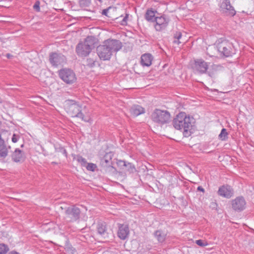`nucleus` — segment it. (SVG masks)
<instances>
[{
    "label": "nucleus",
    "instance_id": "1",
    "mask_svg": "<svg viewBox=\"0 0 254 254\" xmlns=\"http://www.w3.org/2000/svg\"><path fill=\"white\" fill-rule=\"evenodd\" d=\"M195 123L192 117L188 116L184 112H181L173 119L172 124L175 129L182 130L184 136L188 137L193 133Z\"/></svg>",
    "mask_w": 254,
    "mask_h": 254
},
{
    "label": "nucleus",
    "instance_id": "2",
    "mask_svg": "<svg viewBox=\"0 0 254 254\" xmlns=\"http://www.w3.org/2000/svg\"><path fill=\"white\" fill-rule=\"evenodd\" d=\"M122 47V43L117 40L108 39L103 44L97 48V53L101 60H109L114 52L120 50Z\"/></svg>",
    "mask_w": 254,
    "mask_h": 254
},
{
    "label": "nucleus",
    "instance_id": "3",
    "mask_svg": "<svg viewBox=\"0 0 254 254\" xmlns=\"http://www.w3.org/2000/svg\"><path fill=\"white\" fill-rule=\"evenodd\" d=\"M65 110L71 117L79 118L85 122H89L90 121L89 117L85 116L82 113L81 107L74 101H68L66 104Z\"/></svg>",
    "mask_w": 254,
    "mask_h": 254
},
{
    "label": "nucleus",
    "instance_id": "4",
    "mask_svg": "<svg viewBox=\"0 0 254 254\" xmlns=\"http://www.w3.org/2000/svg\"><path fill=\"white\" fill-rule=\"evenodd\" d=\"M95 40L93 37L88 36L84 41L79 42L76 47L77 54L80 57L88 56L94 47Z\"/></svg>",
    "mask_w": 254,
    "mask_h": 254
},
{
    "label": "nucleus",
    "instance_id": "5",
    "mask_svg": "<svg viewBox=\"0 0 254 254\" xmlns=\"http://www.w3.org/2000/svg\"><path fill=\"white\" fill-rule=\"evenodd\" d=\"M215 45L218 51L226 57H231L236 53L233 44L226 39H218Z\"/></svg>",
    "mask_w": 254,
    "mask_h": 254
},
{
    "label": "nucleus",
    "instance_id": "6",
    "mask_svg": "<svg viewBox=\"0 0 254 254\" xmlns=\"http://www.w3.org/2000/svg\"><path fill=\"white\" fill-rule=\"evenodd\" d=\"M171 118L170 113L167 110L156 109L151 115V120L155 124L162 126L169 122Z\"/></svg>",
    "mask_w": 254,
    "mask_h": 254
},
{
    "label": "nucleus",
    "instance_id": "7",
    "mask_svg": "<svg viewBox=\"0 0 254 254\" xmlns=\"http://www.w3.org/2000/svg\"><path fill=\"white\" fill-rule=\"evenodd\" d=\"M58 74L60 78L66 84H72L76 80L75 73L70 69H61L59 71Z\"/></svg>",
    "mask_w": 254,
    "mask_h": 254
},
{
    "label": "nucleus",
    "instance_id": "8",
    "mask_svg": "<svg viewBox=\"0 0 254 254\" xmlns=\"http://www.w3.org/2000/svg\"><path fill=\"white\" fill-rule=\"evenodd\" d=\"M80 209L75 205L68 207L65 211V218L69 222L76 221L80 218Z\"/></svg>",
    "mask_w": 254,
    "mask_h": 254
},
{
    "label": "nucleus",
    "instance_id": "9",
    "mask_svg": "<svg viewBox=\"0 0 254 254\" xmlns=\"http://www.w3.org/2000/svg\"><path fill=\"white\" fill-rule=\"evenodd\" d=\"M8 136L9 133L7 131H4L0 133V158L4 159L8 153V149L10 148V146H7L6 144L4 139L2 137V135Z\"/></svg>",
    "mask_w": 254,
    "mask_h": 254
},
{
    "label": "nucleus",
    "instance_id": "10",
    "mask_svg": "<svg viewBox=\"0 0 254 254\" xmlns=\"http://www.w3.org/2000/svg\"><path fill=\"white\" fill-rule=\"evenodd\" d=\"M219 7L220 10L227 15L233 16L236 14V11L229 0H223L219 4Z\"/></svg>",
    "mask_w": 254,
    "mask_h": 254
},
{
    "label": "nucleus",
    "instance_id": "11",
    "mask_svg": "<svg viewBox=\"0 0 254 254\" xmlns=\"http://www.w3.org/2000/svg\"><path fill=\"white\" fill-rule=\"evenodd\" d=\"M49 61L53 66H57L65 62V57L61 54L57 53H52L49 56Z\"/></svg>",
    "mask_w": 254,
    "mask_h": 254
},
{
    "label": "nucleus",
    "instance_id": "12",
    "mask_svg": "<svg viewBox=\"0 0 254 254\" xmlns=\"http://www.w3.org/2000/svg\"><path fill=\"white\" fill-rule=\"evenodd\" d=\"M118 237L122 240H125L128 237L129 235L128 226L125 224H118Z\"/></svg>",
    "mask_w": 254,
    "mask_h": 254
},
{
    "label": "nucleus",
    "instance_id": "13",
    "mask_svg": "<svg viewBox=\"0 0 254 254\" xmlns=\"http://www.w3.org/2000/svg\"><path fill=\"white\" fill-rule=\"evenodd\" d=\"M246 202L242 196L236 197L232 202V208L237 211H241L246 208Z\"/></svg>",
    "mask_w": 254,
    "mask_h": 254
},
{
    "label": "nucleus",
    "instance_id": "14",
    "mask_svg": "<svg viewBox=\"0 0 254 254\" xmlns=\"http://www.w3.org/2000/svg\"><path fill=\"white\" fill-rule=\"evenodd\" d=\"M155 28L157 31H161L164 29L168 25L169 19L165 16L156 17L155 18Z\"/></svg>",
    "mask_w": 254,
    "mask_h": 254
},
{
    "label": "nucleus",
    "instance_id": "15",
    "mask_svg": "<svg viewBox=\"0 0 254 254\" xmlns=\"http://www.w3.org/2000/svg\"><path fill=\"white\" fill-rule=\"evenodd\" d=\"M208 67V65L207 63L201 59H198L194 61L193 68L201 74L205 73Z\"/></svg>",
    "mask_w": 254,
    "mask_h": 254
},
{
    "label": "nucleus",
    "instance_id": "16",
    "mask_svg": "<svg viewBox=\"0 0 254 254\" xmlns=\"http://www.w3.org/2000/svg\"><path fill=\"white\" fill-rule=\"evenodd\" d=\"M218 194L226 198H230L233 194L232 188L229 186H222L219 188Z\"/></svg>",
    "mask_w": 254,
    "mask_h": 254
},
{
    "label": "nucleus",
    "instance_id": "17",
    "mask_svg": "<svg viewBox=\"0 0 254 254\" xmlns=\"http://www.w3.org/2000/svg\"><path fill=\"white\" fill-rule=\"evenodd\" d=\"M112 154L111 152L107 153L100 160V165L102 167H109L111 166Z\"/></svg>",
    "mask_w": 254,
    "mask_h": 254
},
{
    "label": "nucleus",
    "instance_id": "18",
    "mask_svg": "<svg viewBox=\"0 0 254 254\" xmlns=\"http://www.w3.org/2000/svg\"><path fill=\"white\" fill-rule=\"evenodd\" d=\"M107 226L105 222H98L97 225V231L101 236L106 237L107 236Z\"/></svg>",
    "mask_w": 254,
    "mask_h": 254
},
{
    "label": "nucleus",
    "instance_id": "19",
    "mask_svg": "<svg viewBox=\"0 0 254 254\" xmlns=\"http://www.w3.org/2000/svg\"><path fill=\"white\" fill-rule=\"evenodd\" d=\"M152 56L150 54H145L141 57V64L143 66H149L152 64Z\"/></svg>",
    "mask_w": 254,
    "mask_h": 254
},
{
    "label": "nucleus",
    "instance_id": "20",
    "mask_svg": "<svg viewBox=\"0 0 254 254\" xmlns=\"http://www.w3.org/2000/svg\"><path fill=\"white\" fill-rule=\"evenodd\" d=\"M131 115L136 117L145 113V109L139 105H133L130 109Z\"/></svg>",
    "mask_w": 254,
    "mask_h": 254
},
{
    "label": "nucleus",
    "instance_id": "21",
    "mask_svg": "<svg viewBox=\"0 0 254 254\" xmlns=\"http://www.w3.org/2000/svg\"><path fill=\"white\" fill-rule=\"evenodd\" d=\"M12 160L15 162H19L23 159L22 151L16 148L11 155Z\"/></svg>",
    "mask_w": 254,
    "mask_h": 254
},
{
    "label": "nucleus",
    "instance_id": "22",
    "mask_svg": "<svg viewBox=\"0 0 254 254\" xmlns=\"http://www.w3.org/2000/svg\"><path fill=\"white\" fill-rule=\"evenodd\" d=\"M154 237L161 243H163L166 237V234L161 230H157L154 233Z\"/></svg>",
    "mask_w": 254,
    "mask_h": 254
},
{
    "label": "nucleus",
    "instance_id": "23",
    "mask_svg": "<svg viewBox=\"0 0 254 254\" xmlns=\"http://www.w3.org/2000/svg\"><path fill=\"white\" fill-rule=\"evenodd\" d=\"M152 9H148L145 14V19L148 21H154L155 18V12Z\"/></svg>",
    "mask_w": 254,
    "mask_h": 254
},
{
    "label": "nucleus",
    "instance_id": "24",
    "mask_svg": "<svg viewBox=\"0 0 254 254\" xmlns=\"http://www.w3.org/2000/svg\"><path fill=\"white\" fill-rule=\"evenodd\" d=\"M222 66L219 65L214 64L211 66V68L208 72V74L209 76L211 77H214L216 72L220 69Z\"/></svg>",
    "mask_w": 254,
    "mask_h": 254
},
{
    "label": "nucleus",
    "instance_id": "25",
    "mask_svg": "<svg viewBox=\"0 0 254 254\" xmlns=\"http://www.w3.org/2000/svg\"><path fill=\"white\" fill-rule=\"evenodd\" d=\"M9 250L7 245L3 243L0 244V254H6Z\"/></svg>",
    "mask_w": 254,
    "mask_h": 254
},
{
    "label": "nucleus",
    "instance_id": "26",
    "mask_svg": "<svg viewBox=\"0 0 254 254\" xmlns=\"http://www.w3.org/2000/svg\"><path fill=\"white\" fill-rule=\"evenodd\" d=\"M219 137L221 140H226L228 138V132L225 128H223L221 130L220 133L219 135Z\"/></svg>",
    "mask_w": 254,
    "mask_h": 254
},
{
    "label": "nucleus",
    "instance_id": "27",
    "mask_svg": "<svg viewBox=\"0 0 254 254\" xmlns=\"http://www.w3.org/2000/svg\"><path fill=\"white\" fill-rule=\"evenodd\" d=\"M124 163V166L127 167V170L130 173H133L135 171V168L133 165H132L130 163H127L126 162L123 161H122Z\"/></svg>",
    "mask_w": 254,
    "mask_h": 254
},
{
    "label": "nucleus",
    "instance_id": "28",
    "mask_svg": "<svg viewBox=\"0 0 254 254\" xmlns=\"http://www.w3.org/2000/svg\"><path fill=\"white\" fill-rule=\"evenodd\" d=\"M96 61V58L95 59L91 58H88L86 60V62H87L86 65L90 67H93L95 65Z\"/></svg>",
    "mask_w": 254,
    "mask_h": 254
},
{
    "label": "nucleus",
    "instance_id": "29",
    "mask_svg": "<svg viewBox=\"0 0 254 254\" xmlns=\"http://www.w3.org/2000/svg\"><path fill=\"white\" fill-rule=\"evenodd\" d=\"M86 168L87 170L91 171H94L97 166L95 164L93 163H87Z\"/></svg>",
    "mask_w": 254,
    "mask_h": 254
},
{
    "label": "nucleus",
    "instance_id": "30",
    "mask_svg": "<svg viewBox=\"0 0 254 254\" xmlns=\"http://www.w3.org/2000/svg\"><path fill=\"white\" fill-rule=\"evenodd\" d=\"M55 149L57 152H60L66 157L67 156V152L64 148L62 146L55 147Z\"/></svg>",
    "mask_w": 254,
    "mask_h": 254
},
{
    "label": "nucleus",
    "instance_id": "31",
    "mask_svg": "<svg viewBox=\"0 0 254 254\" xmlns=\"http://www.w3.org/2000/svg\"><path fill=\"white\" fill-rule=\"evenodd\" d=\"M77 160L83 166H85L87 163L86 159L80 156H77Z\"/></svg>",
    "mask_w": 254,
    "mask_h": 254
},
{
    "label": "nucleus",
    "instance_id": "32",
    "mask_svg": "<svg viewBox=\"0 0 254 254\" xmlns=\"http://www.w3.org/2000/svg\"><path fill=\"white\" fill-rule=\"evenodd\" d=\"M195 243L200 246V247H204L208 245L207 242L203 241L202 240H197L195 241Z\"/></svg>",
    "mask_w": 254,
    "mask_h": 254
},
{
    "label": "nucleus",
    "instance_id": "33",
    "mask_svg": "<svg viewBox=\"0 0 254 254\" xmlns=\"http://www.w3.org/2000/svg\"><path fill=\"white\" fill-rule=\"evenodd\" d=\"M33 8L36 10L37 11H39L40 10V2L39 1H37L35 2L33 5Z\"/></svg>",
    "mask_w": 254,
    "mask_h": 254
},
{
    "label": "nucleus",
    "instance_id": "34",
    "mask_svg": "<svg viewBox=\"0 0 254 254\" xmlns=\"http://www.w3.org/2000/svg\"><path fill=\"white\" fill-rule=\"evenodd\" d=\"M182 35L180 32H177L174 35L175 39L180 40L182 38Z\"/></svg>",
    "mask_w": 254,
    "mask_h": 254
},
{
    "label": "nucleus",
    "instance_id": "35",
    "mask_svg": "<svg viewBox=\"0 0 254 254\" xmlns=\"http://www.w3.org/2000/svg\"><path fill=\"white\" fill-rule=\"evenodd\" d=\"M128 14H126V15L123 18V20L121 21V24L123 25H125L127 24V20L128 19Z\"/></svg>",
    "mask_w": 254,
    "mask_h": 254
},
{
    "label": "nucleus",
    "instance_id": "36",
    "mask_svg": "<svg viewBox=\"0 0 254 254\" xmlns=\"http://www.w3.org/2000/svg\"><path fill=\"white\" fill-rule=\"evenodd\" d=\"M213 49H214V47H209V48H207V50H206L207 54V55H208L210 57H213V56H213V55H212V54H211V53H210L211 51Z\"/></svg>",
    "mask_w": 254,
    "mask_h": 254
},
{
    "label": "nucleus",
    "instance_id": "37",
    "mask_svg": "<svg viewBox=\"0 0 254 254\" xmlns=\"http://www.w3.org/2000/svg\"><path fill=\"white\" fill-rule=\"evenodd\" d=\"M18 136L16 135L15 134H13L12 137V141L14 143H15L17 141L18 139Z\"/></svg>",
    "mask_w": 254,
    "mask_h": 254
},
{
    "label": "nucleus",
    "instance_id": "38",
    "mask_svg": "<svg viewBox=\"0 0 254 254\" xmlns=\"http://www.w3.org/2000/svg\"><path fill=\"white\" fill-rule=\"evenodd\" d=\"M108 11H109V8L104 9L102 10V14L103 15L107 16Z\"/></svg>",
    "mask_w": 254,
    "mask_h": 254
},
{
    "label": "nucleus",
    "instance_id": "39",
    "mask_svg": "<svg viewBox=\"0 0 254 254\" xmlns=\"http://www.w3.org/2000/svg\"><path fill=\"white\" fill-rule=\"evenodd\" d=\"M173 43L174 44H176L177 45H179V44L181 43L182 42L181 41H179V40H177V39H174V41H173Z\"/></svg>",
    "mask_w": 254,
    "mask_h": 254
},
{
    "label": "nucleus",
    "instance_id": "40",
    "mask_svg": "<svg viewBox=\"0 0 254 254\" xmlns=\"http://www.w3.org/2000/svg\"><path fill=\"white\" fill-rule=\"evenodd\" d=\"M69 254H77L76 251L74 249H71L69 252Z\"/></svg>",
    "mask_w": 254,
    "mask_h": 254
},
{
    "label": "nucleus",
    "instance_id": "41",
    "mask_svg": "<svg viewBox=\"0 0 254 254\" xmlns=\"http://www.w3.org/2000/svg\"><path fill=\"white\" fill-rule=\"evenodd\" d=\"M197 190H200L201 191H202V192H204V190L203 188H202L200 186H199L198 188H197Z\"/></svg>",
    "mask_w": 254,
    "mask_h": 254
},
{
    "label": "nucleus",
    "instance_id": "42",
    "mask_svg": "<svg viewBox=\"0 0 254 254\" xmlns=\"http://www.w3.org/2000/svg\"><path fill=\"white\" fill-rule=\"evenodd\" d=\"M120 252L119 251H115V252H112L109 254H120Z\"/></svg>",
    "mask_w": 254,
    "mask_h": 254
},
{
    "label": "nucleus",
    "instance_id": "43",
    "mask_svg": "<svg viewBox=\"0 0 254 254\" xmlns=\"http://www.w3.org/2000/svg\"><path fill=\"white\" fill-rule=\"evenodd\" d=\"M9 254H19L16 252H11Z\"/></svg>",
    "mask_w": 254,
    "mask_h": 254
},
{
    "label": "nucleus",
    "instance_id": "44",
    "mask_svg": "<svg viewBox=\"0 0 254 254\" xmlns=\"http://www.w3.org/2000/svg\"><path fill=\"white\" fill-rule=\"evenodd\" d=\"M6 57H7L8 58H10L11 57V55L10 54H6Z\"/></svg>",
    "mask_w": 254,
    "mask_h": 254
},
{
    "label": "nucleus",
    "instance_id": "45",
    "mask_svg": "<svg viewBox=\"0 0 254 254\" xmlns=\"http://www.w3.org/2000/svg\"><path fill=\"white\" fill-rule=\"evenodd\" d=\"M98 0L100 1H101V0Z\"/></svg>",
    "mask_w": 254,
    "mask_h": 254
}]
</instances>
